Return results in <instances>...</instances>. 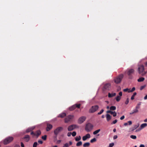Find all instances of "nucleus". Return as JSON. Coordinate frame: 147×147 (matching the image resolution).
<instances>
[{
	"label": "nucleus",
	"instance_id": "nucleus-6",
	"mask_svg": "<svg viewBox=\"0 0 147 147\" xmlns=\"http://www.w3.org/2000/svg\"><path fill=\"white\" fill-rule=\"evenodd\" d=\"M63 128L61 127L57 128L54 131V134L57 136L58 134L63 130Z\"/></svg>",
	"mask_w": 147,
	"mask_h": 147
},
{
	"label": "nucleus",
	"instance_id": "nucleus-13",
	"mask_svg": "<svg viewBox=\"0 0 147 147\" xmlns=\"http://www.w3.org/2000/svg\"><path fill=\"white\" fill-rule=\"evenodd\" d=\"M134 70L133 69H128L127 70V74L130 76L131 74L134 73Z\"/></svg>",
	"mask_w": 147,
	"mask_h": 147
},
{
	"label": "nucleus",
	"instance_id": "nucleus-60",
	"mask_svg": "<svg viewBox=\"0 0 147 147\" xmlns=\"http://www.w3.org/2000/svg\"><path fill=\"white\" fill-rule=\"evenodd\" d=\"M14 147H20V146L18 145H15Z\"/></svg>",
	"mask_w": 147,
	"mask_h": 147
},
{
	"label": "nucleus",
	"instance_id": "nucleus-7",
	"mask_svg": "<svg viewBox=\"0 0 147 147\" xmlns=\"http://www.w3.org/2000/svg\"><path fill=\"white\" fill-rule=\"evenodd\" d=\"M111 88V85L109 83H107L104 86L102 90L104 91L109 90Z\"/></svg>",
	"mask_w": 147,
	"mask_h": 147
},
{
	"label": "nucleus",
	"instance_id": "nucleus-40",
	"mask_svg": "<svg viewBox=\"0 0 147 147\" xmlns=\"http://www.w3.org/2000/svg\"><path fill=\"white\" fill-rule=\"evenodd\" d=\"M87 138L86 136H84L82 137V140L83 141H85L87 139Z\"/></svg>",
	"mask_w": 147,
	"mask_h": 147
},
{
	"label": "nucleus",
	"instance_id": "nucleus-46",
	"mask_svg": "<svg viewBox=\"0 0 147 147\" xmlns=\"http://www.w3.org/2000/svg\"><path fill=\"white\" fill-rule=\"evenodd\" d=\"M85 136H86L87 137V138H89L90 137V134H86Z\"/></svg>",
	"mask_w": 147,
	"mask_h": 147
},
{
	"label": "nucleus",
	"instance_id": "nucleus-64",
	"mask_svg": "<svg viewBox=\"0 0 147 147\" xmlns=\"http://www.w3.org/2000/svg\"><path fill=\"white\" fill-rule=\"evenodd\" d=\"M144 122H147V118L144 120Z\"/></svg>",
	"mask_w": 147,
	"mask_h": 147
},
{
	"label": "nucleus",
	"instance_id": "nucleus-35",
	"mask_svg": "<svg viewBox=\"0 0 147 147\" xmlns=\"http://www.w3.org/2000/svg\"><path fill=\"white\" fill-rule=\"evenodd\" d=\"M130 137L133 139H136V136L135 135H131L130 136Z\"/></svg>",
	"mask_w": 147,
	"mask_h": 147
},
{
	"label": "nucleus",
	"instance_id": "nucleus-53",
	"mask_svg": "<svg viewBox=\"0 0 147 147\" xmlns=\"http://www.w3.org/2000/svg\"><path fill=\"white\" fill-rule=\"evenodd\" d=\"M21 147H24V146L23 142H21Z\"/></svg>",
	"mask_w": 147,
	"mask_h": 147
},
{
	"label": "nucleus",
	"instance_id": "nucleus-27",
	"mask_svg": "<svg viewBox=\"0 0 147 147\" xmlns=\"http://www.w3.org/2000/svg\"><path fill=\"white\" fill-rule=\"evenodd\" d=\"M141 102H140L139 103H138L136 105V107L135 108L137 109H138L140 108V106L141 105Z\"/></svg>",
	"mask_w": 147,
	"mask_h": 147
},
{
	"label": "nucleus",
	"instance_id": "nucleus-39",
	"mask_svg": "<svg viewBox=\"0 0 147 147\" xmlns=\"http://www.w3.org/2000/svg\"><path fill=\"white\" fill-rule=\"evenodd\" d=\"M69 145L67 143H66L64 144L63 147H69Z\"/></svg>",
	"mask_w": 147,
	"mask_h": 147
},
{
	"label": "nucleus",
	"instance_id": "nucleus-17",
	"mask_svg": "<svg viewBox=\"0 0 147 147\" xmlns=\"http://www.w3.org/2000/svg\"><path fill=\"white\" fill-rule=\"evenodd\" d=\"M147 126V123H144L140 125V130H141L142 129H143L145 127H146Z\"/></svg>",
	"mask_w": 147,
	"mask_h": 147
},
{
	"label": "nucleus",
	"instance_id": "nucleus-61",
	"mask_svg": "<svg viewBox=\"0 0 147 147\" xmlns=\"http://www.w3.org/2000/svg\"><path fill=\"white\" fill-rule=\"evenodd\" d=\"M116 131V129L115 128H114L113 129V131L114 132H115Z\"/></svg>",
	"mask_w": 147,
	"mask_h": 147
},
{
	"label": "nucleus",
	"instance_id": "nucleus-29",
	"mask_svg": "<svg viewBox=\"0 0 147 147\" xmlns=\"http://www.w3.org/2000/svg\"><path fill=\"white\" fill-rule=\"evenodd\" d=\"M82 144V142L81 141H79L76 144L77 146L78 147L81 146Z\"/></svg>",
	"mask_w": 147,
	"mask_h": 147
},
{
	"label": "nucleus",
	"instance_id": "nucleus-23",
	"mask_svg": "<svg viewBox=\"0 0 147 147\" xmlns=\"http://www.w3.org/2000/svg\"><path fill=\"white\" fill-rule=\"evenodd\" d=\"M90 145V143L88 142H86L83 145L84 147H89Z\"/></svg>",
	"mask_w": 147,
	"mask_h": 147
},
{
	"label": "nucleus",
	"instance_id": "nucleus-33",
	"mask_svg": "<svg viewBox=\"0 0 147 147\" xmlns=\"http://www.w3.org/2000/svg\"><path fill=\"white\" fill-rule=\"evenodd\" d=\"M123 91L124 92H127L129 93L130 92H129V91H130V89H128V88H126V89H124L123 90Z\"/></svg>",
	"mask_w": 147,
	"mask_h": 147
},
{
	"label": "nucleus",
	"instance_id": "nucleus-9",
	"mask_svg": "<svg viewBox=\"0 0 147 147\" xmlns=\"http://www.w3.org/2000/svg\"><path fill=\"white\" fill-rule=\"evenodd\" d=\"M80 104H76L74 105H73L71 107H70L69 108V110L70 111H72L76 107H77L78 108H80Z\"/></svg>",
	"mask_w": 147,
	"mask_h": 147
},
{
	"label": "nucleus",
	"instance_id": "nucleus-4",
	"mask_svg": "<svg viewBox=\"0 0 147 147\" xmlns=\"http://www.w3.org/2000/svg\"><path fill=\"white\" fill-rule=\"evenodd\" d=\"M99 108V106L97 105L92 106L89 110L90 113H93L96 111Z\"/></svg>",
	"mask_w": 147,
	"mask_h": 147
},
{
	"label": "nucleus",
	"instance_id": "nucleus-63",
	"mask_svg": "<svg viewBox=\"0 0 147 147\" xmlns=\"http://www.w3.org/2000/svg\"><path fill=\"white\" fill-rule=\"evenodd\" d=\"M146 66L147 67V61L146 62L144 63Z\"/></svg>",
	"mask_w": 147,
	"mask_h": 147
},
{
	"label": "nucleus",
	"instance_id": "nucleus-36",
	"mask_svg": "<svg viewBox=\"0 0 147 147\" xmlns=\"http://www.w3.org/2000/svg\"><path fill=\"white\" fill-rule=\"evenodd\" d=\"M113 113H111V114L113 115V117H115L117 115V113L115 111H112Z\"/></svg>",
	"mask_w": 147,
	"mask_h": 147
},
{
	"label": "nucleus",
	"instance_id": "nucleus-56",
	"mask_svg": "<svg viewBox=\"0 0 147 147\" xmlns=\"http://www.w3.org/2000/svg\"><path fill=\"white\" fill-rule=\"evenodd\" d=\"M107 113H110L111 114V113H113L112 111H108L107 112Z\"/></svg>",
	"mask_w": 147,
	"mask_h": 147
},
{
	"label": "nucleus",
	"instance_id": "nucleus-15",
	"mask_svg": "<svg viewBox=\"0 0 147 147\" xmlns=\"http://www.w3.org/2000/svg\"><path fill=\"white\" fill-rule=\"evenodd\" d=\"M35 127L34 126H32L31 127H29L27 129H26V133L29 132L33 130L35 128Z\"/></svg>",
	"mask_w": 147,
	"mask_h": 147
},
{
	"label": "nucleus",
	"instance_id": "nucleus-30",
	"mask_svg": "<svg viewBox=\"0 0 147 147\" xmlns=\"http://www.w3.org/2000/svg\"><path fill=\"white\" fill-rule=\"evenodd\" d=\"M136 94L137 93L136 92H135L133 93V95L131 97V100H133L134 99V96L136 95Z\"/></svg>",
	"mask_w": 147,
	"mask_h": 147
},
{
	"label": "nucleus",
	"instance_id": "nucleus-34",
	"mask_svg": "<svg viewBox=\"0 0 147 147\" xmlns=\"http://www.w3.org/2000/svg\"><path fill=\"white\" fill-rule=\"evenodd\" d=\"M47 138V136L45 135L42 137V138L44 140H46Z\"/></svg>",
	"mask_w": 147,
	"mask_h": 147
},
{
	"label": "nucleus",
	"instance_id": "nucleus-24",
	"mask_svg": "<svg viewBox=\"0 0 147 147\" xmlns=\"http://www.w3.org/2000/svg\"><path fill=\"white\" fill-rule=\"evenodd\" d=\"M129 125H130L132 124V122L131 121H128V123H125L124 124V125L126 126L128 125V124Z\"/></svg>",
	"mask_w": 147,
	"mask_h": 147
},
{
	"label": "nucleus",
	"instance_id": "nucleus-18",
	"mask_svg": "<svg viewBox=\"0 0 147 147\" xmlns=\"http://www.w3.org/2000/svg\"><path fill=\"white\" fill-rule=\"evenodd\" d=\"M30 136L28 135H26L25 136L24 139L26 142H28L30 140Z\"/></svg>",
	"mask_w": 147,
	"mask_h": 147
},
{
	"label": "nucleus",
	"instance_id": "nucleus-26",
	"mask_svg": "<svg viewBox=\"0 0 147 147\" xmlns=\"http://www.w3.org/2000/svg\"><path fill=\"white\" fill-rule=\"evenodd\" d=\"M100 131V129H98L94 131L93 132V134L94 135L96 134H98V133H99Z\"/></svg>",
	"mask_w": 147,
	"mask_h": 147
},
{
	"label": "nucleus",
	"instance_id": "nucleus-49",
	"mask_svg": "<svg viewBox=\"0 0 147 147\" xmlns=\"http://www.w3.org/2000/svg\"><path fill=\"white\" fill-rule=\"evenodd\" d=\"M124 118L125 116L124 115H123L120 117V119L121 120H122L124 119Z\"/></svg>",
	"mask_w": 147,
	"mask_h": 147
},
{
	"label": "nucleus",
	"instance_id": "nucleus-32",
	"mask_svg": "<svg viewBox=\"0 0 147 147\" xmlns=\"http://www.w3.org/2000/svg\"><path fill=\"white\" fill-rule=\"evenodd\" d=\"M121 98V97L119 96H117L116 97V101L117 102H119Z\"/></svg>",
	"mask_w": 147,
	"mask_h": 147
},
{
	"label": "nucleus",
	"instance_id": "nucleus-41",
	"mask_svg": "<svg viewBox=\"0 0 147 147\" xmlns=\"http://www.w3.org/2000/svg\"><path fill=\"white\" fill-rule=\"evenodd\" d=\"M38 144V143L37 142H35L33 144V147H36L37 145Z\"/></svg>",
	"mask_w": 147,
	"mask_h": 147
},
{
	"label": "nucleus",
	"instance_id": "nucleus-11",
	"mask_svg": "<svg viewBox=\"0 0 147 147\" xmlns=\"http://www.w3.org/2000/svg\"><path fill=\"white\" fill-rule=\"evenodd\" d=\"M77 125H76L73 124L69 126L67 128L68 131H70L73 130L77 127Z\"/></svg>",
	"mask_w": 147,
	"mask_h": 147
},
{
	"label": "nucleus",
	"instance_id": "nucleus-1",
	"mask_svg": "<svg viewBox=\"0 0 147 147\" xmlns=\"http://www.w3.org/2000/svg\"><path fill=\"white\" fill-rule=\"evenodd\" d=\"M138 69L139 74L142 76H144L147 73V71L145 70L144 66L142 64L138 65Z\"/></svg>",
	"mask_w": 147,
	"mask_h": 147
},
{
	"label": "nucleus",
	"instance_id": "nucleus-28",
	"mask_svg": "<svg viewBox=\"0 0 147 147\" xmlns=\"http://www.w3.org/2000/svg\"><path fill=\"white\" fill-rule=\"evenodd\" d=\"M81 137L80 136H79L78 137L76 136L75 138V140L76 141H79L81 139Z\"/></svg>",
	"mask_w": 147,
	"mask_h": 147
},
{
	"label": "nucleus",
	"instance_id": "nucleus-2",
	"mask_svg": "<svg viewBox=\"0 0 147 147\" xmlns=\"http://www.w3.org/2000/svg\"><path fill=\"white\" fill-rule=\"evenodd\" d=\"M123 75V74H121L118 76L114 79V82L116 84H118L121 81Z\"/></svg>",
	"mask_w": 147,
	"mask_h": 147
},
{
	"label": "nucleus",
	"instance_id": "nucleus-57",
	"mask_svg": "<svg viewBox=\"0 0 147 147\" xmlns=\"http://www.w3.org/2000/svg\"><path fill=\"white\" fill-rule=\"evenodd\" d=\"M38 142L40 144H42L43 143L42 141L41 140H38Z\"/></svg>",
	"mask_w": 147,
	"mask_h": 147
},
{
	"label": "nucleus",
	"instance_id": "nucleus-62",
	"mask_svg": "<svg viewBox=\"0 0 147 147\" xmlns=\"http://www.w3.org/2000/svg\"><path fill=\"white\" fill-rule=\"evenodd\" d=\"M69 145H72V142L71 141H69Z\"/></svg>",
	"mask_w": 147,
	"mask_h": 147
},
{
	"label": "nucleus",
	"instance_id": "nucleus-59",
	"mask_svg": "<svg viewBox=\"0 0 147 147\" xmlns=\"http://www.w3.org/2000/svg\"><path fill=\"white\" fill-rule=\"evenodd\" d=\"M144 99L145 100H146L147 99V94L144 97Z\"/></svg>",
	"mask_w": 147,
	"mask_h": 147
},
{
	"label": "nucleus",
	"instance_id": "nucleus-52",
	"mask_svg": "<svg viewBox=\"0 0 147 147\" xmlns=\"http://www.w3.org/2000/svg\"><path fill=\"white\" fill-rule=\"evenodd\" d=\"M61 140H58L57 141V143L58 144H60L61 142Z\"/></svg>",
	"mask_w": 147,
	"mask_h": 147
},
{
	"label": "nucleus",
	"instance_id": "nucleus-8",
	"mask_svg": "<svg viewBox=\"0 0 147 147\" xmlns=\"http://www.w3.org/2000/svg\"><path fill=\"white\" fill-rule=\"evenodd\" d=\"M74 115H69L65 119V122L67 123L71 120L73 118Z\"/></svg>",
	"mask_w": 147,
	"mask_h": 147
},
{
	"label": "nucleus",
	"instance_id": "nucleus-43",
	"mask_svg": "<svg viewBox=\"0 0 147 147\" xmlns=\"http://www.w3.org/2000/svg\"><path fill=\"white\" fill-rule=\"evenodd\" d=\"M135 90V88L134 87H133L131 89H130V91H129V92H132L134 91Z\"/></svg>",
	"mask_w": 147,
	"mask_h": 147
},
{
	"label": "nucleus",
	"instance_id": "nucleus-51",
	"mask_svg": "<svg viewBox=\"0 0 147 147\" xmlns=\"http://www.w3.org/2000/svg\"><path fill=\"white\" fill-rule=\"evenodd\" d=\"M71 132H68L67 134V136L68 137H69L71 136Z\"/></svg>",
	"mask_w": 147,
	"mask_h": 147
},
{
	"label": "nucleus",
	"instance_id": "nucleus-14",
	"mask_svg": "<svg viewBox=\"0 0 147 147\" xmlns=\"http://www.w3.org/2000/svg\"><path fill=\"white\" fill-rule=\"evenodd\" d=\"M138 110L135 108V109H133L132 111L129 114L131 115H133L134 114L138 113Z\"/></svg>",
	"mask_w": 147,
	"mask_h": 147
},
{
	"label": "nucleus",
	"instance_id": "nucleus-5",
	"mask_svg": "<svg viewBox=\"0 0 147 147\" xmlns=\"http://www.w3.org/2000/svg\"><path fill=\"white\" fill-rule=\"evenodd\" d=\"M13 139V138L12 137H8L4 140L3 143L4 144H7L12 141Z\"/></svg>",
	"mask_w": 147,
	"mask_h": 147
},
{
	"label": "nucleus",
	"instance_id": "nucleus-58",
	"mask_svg": "<svg viewBox=\"0 0 147 147\" xmlns=\"http://www.w3.org/2000/svg\"><path fill=\"white\" fill-rule=\"evenodd\" d=\"M140 147H145V146L143 144H141L140 146Z\"/></svg>",
	"mask_w": 147,
	"mask_h": 147
},
{
	"label": "nucleus",
	"instance_id": "nucleus-54",
	"mask_svg": "<svg viewBox=\"0 0 147 147\" xmlns=\"http://www.w3.org/2000/svg\"><path fill=\"white\" fill-rule=\"evenodd\" d=\"M117 138V135L114 136L113 137L114 139H115Z\"/></svg>",
	"mask_w": 147,
	"mask_h": 147
},
{
	"label": "nucleus",
	"instance_id": "nucleus-20",
	"mask_svg": "<svg viewBox=\"0 0 147 147\" xmlns=\"http://www.w3.org/2000/svg\"><path fill=\"white\" fill-rule=\"evenodd\" d=\"M116 95V94L115 93H110L109 92L108 93V97L109 98H111L115 96Z\"/></svg>",
	"mask_w": 147,
	"mask_h": 147
},
{
	"label": "nucleus",
	"instance_id": "nucleus-31",
	"mask_svg": "<svg viewBox=\"0 0 147 147\" xmlns=\"http://www.w3.org/2000/svg\"><path fill=\"white\" fill-rule=\"evenodd\" d=\"M110 109L111 110L114 111L116 109V107L114 106H112L110 108Z\"/></svg>",
	"mask_w": 147,
	"mask_h": 147
},
{
	"label": "nucleus",
	"instance_id": "nucleus-22",
	"mask_svg": "<svg viewBox=\"0 0 147 147\" xmlns=\"http://www.w3.org/2000/svg\"><path fill=\"white\" fill-rule=\"evenodd\" d=\"M139 126V123H138L137 125H134L133 127L132 130L133 131L137 129Z\"/></svg>",
	"mask_w": 147,
	"mask_h": 147
},
{
	"label": "nucleus",
	"instance_id": "nucleus-19",
	"mask_svg": "<svg viewBox=\"0 0 147 147\" xmlns=\"http://www.w3.org/2000/svg\"><path fill=\"white\" fill-rule=\"evenodd\" d=\"M66 115V114L65 113H62L58 115V117L61 118H63Z\"/></svg>",
	"mask_w": 147,
	"mask_h": 147
},
{
	"label": "nucleus",
	"instance_id": "nucleus-10",
	"mask_svg": "<svg viewBox=\"0 0 147 147\" xmlns=\"http://www.w3.org/2000/svg\"><path fill=\"white\" fill-rule=\"evenodd\" d=\"M86 117L85 116H82L78 120V122L79 123L81 124L83 123L86 120Z\"/></svg>",
	"mask_w": 147,
	"mask_h": 147
},
{
	"label": "nucleus",
	"instance_id": "nucleus-38",
	"mask_svg": "<svg viewBox=\"0 0 147 147\" xmlns=\"http://www.w3.org/2000/svg\"><path fill=\"white\" fill-rule=\"evenodd\" d=\"M96 139L95 138H94L93 139H91L90 140V142L91 143H93L94 142H96Z\"/></svg>",
	"mask_w": 147,
	"mask_h": 147
},
{
	"label": "nucleus",
	"instance_id": "nucleus-45",
	"mask_svg": "<svg viewBox=\"0 0 147 147\" xmlns=\"http://www.w3.org/2000/svg\"><path fill=\"white\" fill-rule=\"evenodd\" d=\"M114 143H110L109 144V147H113L114 145Z\"/></svg>",
	"mask_w": 147,
	"mask_h": 147
},
{
	"label": "nucleus",
	"instance_id": "nucleus-42",
	"mask_svg": "<svg viewBox=\"0 0 147 147\" xmlns=\"http://www.w3.org/2000/svg\"><path fill=\"white\" fill-rule=\"evenodd\" d=\"M73 136H75L76 135V133L75 131H73L71 134Z\"/></svg>",
	"mask_w": 147,
	"mask_h": 147
},
{
	"label": "nucleus",
	"instance_id": "nucleus-16",
	"mask_svg": "<svg viewBox=\"0 0 147 147\" xmlns=\"http://www.w3.org/2000/svg\"><path fill=\"white\" fill-rule=\"evenodd\" d=\"M41 132L40 130H37L35 133V136H36L37 138L41 134Z\"/></svg>",
	"mask_w": 147,
	"mask_h": 147
},
{
	"label": "nucleus",
	"instance_id": "nucleus-55",
	"mask_svg": "<svg viewBox=\"0 0 147 147\" xmlns=\"http://www.w3.org/2000/svg\"><path fill=\"white\" fill-rule=\"evenodd\" d=\"M119 96H122V93L121 92H120L119 93Z\"/></svg>",
	"mask_w": 147,
	"mask_h": 147
},
{
	"label": "nucleus",
	"instance_id": "nucleus-47",
	"mask_svg": "<svg viewBox=\"0 0 147 147\" xmlns=\"http://www.w3.org/2000/svg\"><path fill=\"white\" fill-rule=\"evenodd\" d=\"M117 122V119H115V120L113 121L111 123V124H115Z\"/></svg>",
	"mask_w": 147,
	"mask_h": 147
},
{
	"label": "nucleus",
	"instance_id": "nucleus-25",
	"mask_svg": "<svg viewBox=\"0 0 147 147\" xmlns=\"http://www.w3.org/2000/svg\"><path fill=\"white\" fill-rule=\"evenodd\" d=\"M144 78L143 77H140L138 80V82H141L144 81Z\"/></svg>",
	"mask_w": 147,
	"mask_h": 147
},
{
	"label": "nucleus",
	"instance_id": "nucleus-48",
	"mask_svg": "<svg viewBox=\"0 0 147 147\" xmlns=\"http://www.w3.org/2000/svg\"><path fill=\"white\" fill-rule=\"evenodd\" d=\"M129 102V99H128V98H127L126 100V101H125V104L126 105H127L128 103Z\"/></svg>",
	"mask_w": 147,
	"mask_h": 147
},
{
	"label": "nucleus",
	"instance_id": "nucleus-37",
	"mask_svg": "<svg viewBox=\"0 0 147 147\" xmlns=\"http://www.w3.org/2000/svg\"><path fill=\"white\" fill-rule=\"evenodd\" d=\"M104 111V110L103 109H101L99 112L97 114L98 115H100L101 114H102L103 113Z\"/></svg>",
	"mask_w": 147,
	"mask_h": 147
},
{
	"label": "nucleus",
	"instance_id": "nucleus-44",
	"mask_svg": "<svg viewBox=\"0 0 147 147\" xmlns=\"http://www.w3.org/2000/svg\"><path fill=\"white\" fill-rule=\"evenodd\" d=\"M146 86L145 85H144L140 87V90H142Z\"/></svg>",
	"mask_w": 147,
	"mask_h": 147
},
{
	"label": "nucleus",
	"instance_id": "nucleus-21",
	"mask_svg": "<svg viewBox=\"0 0 147 147\" xmlns=\"http://www.w3.org/2000/svg\"><path fill=\"white\" fill-rule=\"evenodd\" d=\"M106 117L107 120L108 121H109L111 119V116L109 114H107L106 115Z\"/></svg>",
	"mask_w": 147,
	"mask_h": 147
},
{
	"label": "nucleus",
	"instance_id": "nucleus-12",
	"mask_svg": "<svg viewBox=\"0 0 147 147\" xmlns=\"http://www.w3.org/2000/svg\"><path fill=\"white\" fill-rule=\"evenodd\" d=\"M53 128V126L51 124L49 123H47V127L46 128V130L48 131L50 130Z\"/></svg>",
	"mask_w": 147,
	"mask_h": 147
},
{
	"label": "nucleus",
	"instance_id": "nucleus-3",
	"mask_svg": "<svg viewBox=\"0 0 147 147\" xmlns=\"http://www.w3.org/2000/svg\"><path fill=\"white\" fill-rule=\"evenodd\" d=\"M93 125L90 123H87L85 129L88 132L90 131L93 129Z\"/></svg>",
	"mask_w": 147,
	"mask_h": 147
},
{
	"label": "nucleus",
	"instance_id": "nucleus-50",
	"mask_svg": "<svg viewBox=\"0 0 147 147\" xmlns=\"http://www.w3.org/2000/svg\"><path fill=\"white\" fill-rule=\"evenodd\" d=\"M30 134L32 135H33V136H35V133H34L33 131H32L30 133Z\"/></svg>",
	"mask_w": 147,
	"mask_h": 147
}]
</instances>
